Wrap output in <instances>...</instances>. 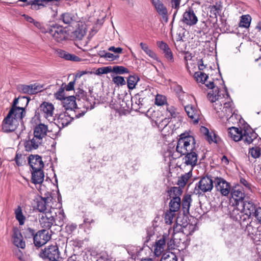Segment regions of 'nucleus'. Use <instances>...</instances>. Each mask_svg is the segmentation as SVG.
Returning a JSON list of instances; mask_svg holds the SVG:
<instances>
[{"label": "nucleus", "mask_w": 261, "mask_h": 261, "mask_svg": "<svg viewBox=\"0 0 261 261\" xmlns=\"http://www.w3.org/2000/svg\"><path fill=\"white\" fill-rule=\"evenodd\" d=\"M15 215L16 220L19 222V225H23L25 220V217L23 215L22 208L20 205H18L17 207L15 210Z\"/></svg>", "instance_id": "a19ab883"}, {"label": "nucleus", "mask_w": 261, "mask_h": 261, "mask_svg": "<svg viewBox=\"0 0 261 261\" xmlns=\"http://www.w3.org/2000/svg\"><path fill=\"white\" fill-rule=\"evenodd\" d=\"M47 32L58 42H61L62 41L66 40L68 36L66 28L58 24H53L50 25Z\"/></svg>", "instance_id": "0eeeda50"}, {"label": "nucleus", "mask_w": 261, "mask_h": 261, "mask_svg": "<svg viewBox=\"0 0 261 261\" xmlns=\"http://www.w3.org/2000/svg\"><path fill=\"white\" fill-rule=\"evenodd\" d=\"M98 71L100 74H107L112 72V67L111 66L103 67L98 68Z\"/></svg>", "instance_id": "338daca9"}, {"label": "nucleus", "mask_w": 261, "mask_h": 261, "mask_svg": "<svg viewBox=\"0 0 261 261\" xmlns=\"http://www.w3.org/2000/svg\"><path fill=\"white\" fill-rule=\"evenodd\" d=\"M32 87L33 86H31V84L30 85H19L18 86L17 89L21 93L33 94V90Z\"/></svg>", "instance_id": "de8ad7c7"}, {"label": "nucleus", "mask_w": 261, "mask_h": 261, "mask_svg": "<svg viewBox=\"0 0 261 261\" xmlns=\"http://www.w3.org/2000/svg\"><path fill=\"white\" fill-rule=\"evenodd\" d=\"M40 224L42 228L49 229L56 222L54 217L50 212L43 213L39 218Z\"/></svg>", "instance_id": "6ab92c4d"}, {"label": "nucleus", "mask_w": 261, "mask_h": 261, "mask_svg": "<svg viewBox=\"0 0 261 261\" xmlns=\"http://www.w3.org/2000/svg\"><path fill=\"white\" fill-rule=\"evenodd\" d=\"M51 236L47 230L42 229L38 231L34 236L33 243L35 246L37 248L43 246L51 239Z\"/></svg>", "instance_id": "1a4fd4ad"}, {"label": "nucleus", "mask_w": 261, "mask_h": 261, "mask_svg": "<svg viewBox=\"0 0 261 261\" xmlns=\"http://www.w3.org/2000/svg\"><path fill=\"white\" fill-rule=\"evenodd\" d=\"M25 100L23 98H20V96L17 98H15L12 104L11 108L9 111L10 112L15 113V115L18 116L20 114V116L22 115H25L26 112L24 110V108L23 107L17 106L18 104H19V101H25Z\"/></svg>", "instance_id": "b1692460"}, {"label": "nucleus", "mask_w": 261, "mask_h": 261, "mask_svg": "<svg viewBox=\"0 0 261 261\" xmlns=\"http://www.w3.org/2000/svg\"><path fill=\"white\" fill-rule=\"evenodd\" d=\"M253 216H254L256 220L258 221V223H259L261 220V207H258L257 210L254 212V214Z\"/></svg>", "instance_id": "774afa93"}, {"label": "nucleus", "mask_w": 261, "mask_h": 261, "mask_svg": "<svg viewBox=\"0 0 261 261\" xmlns=\"http://www.w3.org/2000/svg\"><path fill=\"white\" fill-rule=\"evenodd\" d=\"M195 227L196 226L192 224L188 223L185 225L182 224L181 232L185 233L187 236L192 235L195 230Z\"/></svg>", "instance_id": "37998d69"}, {"label": "nucleus", "mask_w": 261, "mask_h": 261, "mask_svg": "<svg viewBox=\"0 0 261 261\" xmlns=\"http://www.w3.org/2000/svg\"><path fill=\"white\" fill-rule=\"evenodd\" d=\"M214 138L212 137L211 134L208 133L207 135L205 136V139L210 143L214 142L215 143H218L219 138L217 137L215 134H213Z\"/></svg>", "instance_id": "680f3d73"}, {"label": "nucleus", "mask_w": 261, "mask_h": 261, "mask_svg": "<svg viewBox=\"0 0 261 261\" xmlns=\"http://www.w3.org/2000/svg\"><path fill=\"white\" fill-rule=\"evenodd\" d=\"M214 180L211 176L202 177L197 184H196L194 192L200 194L201 192L206 193L211 192L214 187Z\"/></svg>", "instance_id": "6e6552de"}, {"label": "nucleus", "mask_w": 261, "mask_h": 261, "mask_svg": "<svg viewBox=\"0 0 261 261\" xmlns=\"http://www.w3.org/2000/svg\"><path fill=\"white\" fill-rule=\"evenodd\" d=\"M85 34L86 32L83 29L78 28L72 32V37L74 39L80 40L82 39Z\"/></svg>", "instance_id": "09e8293b"}, {"label": "nucleus", "mask_w": 261, "mask_h": 261, "mask_svg": "<svg viewBox=\"0 0 261 261\" xmlns=\"http://www.w3.org/2000/svg\"><path fill=\"white\" fill-rule=\"evenodd\" d=\"M65 218L66 216L64 213L63 211L60 212L59 213L58 218H57L55 225L61 227L62 226L64 223Z\"/></svg>", "instance_id": "603ef678"}, {"label": "nucleus", "mask_w": 261, "mask_h": 261, "mask_svg": "<svg viewBox=\"0 0 261 261\" xmlns=\"http://www.w3.org/2000/svg\"><path fill=\"white\" fill-rule=\"evenodd\" d=\"M35 230L30 227L25 228L23 232V235L25 239H30L33 238L35 235Z\"/></svg>", "instance_id": "6e6d98bb"}, {"label": "nucleus", "mask_w": 261, "mask_h": 261, "mask_svg": "<svg viewBox=\"0 0 261 261\" xmlns=\"http://www.w3.org/2000/svg\"><path fill=\"white\" fill-rule=\"evenodd\" d=\"M228 130L229 136L234 141L237 142L241 140L243 129L236 127H231L228 128Z\"/></svg>", "instance_id": "cd10ccee"}, {"label": "nucleus", "mask_w": 261, "mask_h": 261, "mask_svg": "<svg viewBox=\"0 0 261 261\" xmlns=\"http://www.w3.org/2000/svg\"><path fill=\"white\" fill-rule=\"evenodd\" d=\"M181 21L184 23L191 26L197 23L198 18L194 10L192 8L189 7L184 13Z\"/></svg>", "instance_id": "ddd939ff"}, {"label": "nucleus", "mask_w": 261, "mask_h": 261, "mask_svg": "<svg viewBox=\"0 0 261 261\" xmlns=\"http://www.w3.org/2000/svg\"><path fill=\"white\" fill-rule=\"evenodd\" d=\"M169 211L176 212L181 206V199L178 197H173L169 203Z\"/></svg>", "instance_id": "4c0bfd02"}, {"label": "nucleus", "mask_w": 261, "mask_h": 261, "mask_svg": "<svg viewBox=\"0 0 261 261\" xmlns=\"http://www.w3.org/2000/svg\"><path fill=\"white\" fill-rule=\"evenodd\" d=\"M152 5L160 15H161L163 19L167 22L168 20V10L166 6L160 0H150Z\"/></svg>", "instance_id": "f3484780"}, {"label": "nucleus", "mask_w": 261, "mask_h": 261, "mask_svg": "<svg viewBox=\"0 0 261 261\" xmlns=\"http://www.w3.org/2000/svg\"><path fill=\"white\" fill-rule=\"evenodd\" d=\"M192 170H191L189 172L182 175L180 177H179L177 185L178 186L184 188L187 184L189 178L192 176Z\"/></svg>", "instance_id": "ea45409f"}, {"label": "nucleus", "mask_w": 261, "mask_h": 261, "mask_svg": "<svg viewBox=\"0 0 261 261\" xmlns=\"http://www.w3.org/2000/svg\"><path fill=\"white\" fill-rule=\"evenodd\" d=\"M114 84L117 85L123 86L125 85L126 82L124 78L121 76H116L114 77L112 80Z\"/></svg>", "instance_id": "bf43d9fd"}, {"label": "nucleus", "mask_w": 261, "mask_h": 261, "mask_svg": "<svg viewBox=\"0 0 261 261\" xmlns=\"http://www.w3.org/2000/svg\"><path fill=\"white\" fill-rule=\"evenodd\" d=\"M182 188L181 187H172L169 188L167 191L168 196L170 198L173 197L180 198L183 192Z\"/></svg>", "instance_id": "e433bc0d"}, {"label": "nucleus", "mask_w": 261, "mask_h": 261, "mask_svg": "<svg viewBox=\"0 0 261 261\" xmlns=\"http://www.w3.org/2000/svg\"><path fill=\"white\" fill-rule=\"evenodd\" d=\"M140 81V77L137 74L130 75L127 78L128 88L133 90L135 88L137 83Z\"/></svg>", "instance_id": "58836bf2"}, {"label": "nucleus", "mask_w": 261, "mask_h": 261, "mask_svg": "<svg viewBox=\"0 0 261 261\" xmlns=\"http://www.w3.org/2000/svg\"><path fill=\"white\" fill-rule=\"evenodd\" d=\"M28 163L32 170L42 169L44 166L41 156L38 154H31L29 155Z\"/></svg>", "instance_id": "a211bd4d"}, {"label": "nucleus", "mask_w": 261, "mask_h": 261, "mask_svg": "<svg viewBox=\"0 0 261 261\" xmlns=\"http://www.w3.org/2000/svg\"><path fill=\"white\" fill-rule=\"evenodd\" d=\"M24 115H15V113L9 112L7 116L4 118L2 123V130L5 133L12 132L17 128L19 122L22 120Z\"/></svg>", "instance_id": "39448f33"}, {"label": "nucleus", "mask_w": 261, "mask_h": 261, "mask_svg": "<svg viewBox=\"0 0 261 261\" xmlns=\"http://www.w3.org/2000/svg\"><path fill=\"white\" fill-rule=\"evenodd\" d=\"M64 100V107L66 111L77 108L75 96H70L67 97Z\"/></svg>", "instance_id": "f704fd0d"}, {"label": "nucleus", "mask_w": 261, "mask_h": 261, "mask_svg": "<svg viewBox=\"0 0 261 261\" xmlns=\"http://www.w3.org/2000/svg\"><path fill=\"white\" fill-rule=\"evenodd\" d=\"M58 54L59 57L66 60L75 62H80L82 60V59L79 57L74 54H69L67 51L63 50H60L59 51H58Z\"/></svg>", "instance_id": "c9c22d12"}, {"label": "nucleus", "mask_w": 261, "mask_h": 261, "mask_svg": "<svg viewBox=\"0 0 261 261\" xmlns=\"http://www.w3.org/2000/svg\"><path fill=\"white\" fill-rule=\"evenodd\" d=\"M157 45L160 49L162 50L165 58L169 61L173 62L174 61L173 54L169 45L163 41H158Z\"/></svg>", "instance_id": "393cba45"}, {"label": "nucleus", "mask_w": 261, "mask_h": 261, "mask_svg": "<svg viewBox=\"0 0 261 261\" xmlns=\"http://www.w3.org/2000/svg\"><path fill=\"white\" fill-rule=\"evenodd\" d=\"M241 206L243 211L240 210L238 207H234L230 213V218L234 221L243 223L245 221L249 220L254 212L257 210L256 205L251 201H245Z\"/></svg>", "instance_id": "f03ea898"}, {"label": "nucleus", "mask_w": 261, "mask_h": 261, "mask_svg": "<svg viewBox=\"0 0 261 261\" xmlns=\"http://www.w3.org/2000/svg\"><path fill=\"white\" fill-rule=\"evenodd\" d=\"M185 110L189 118L195 123H198L199 120V113L196 108L192 105H187L185 107Z\"/></svg>", "instance_id": "c85d7f7f"}, {"label": "nucleus", "mask_w": 261, "mask_h": 261, "mask_svg": "<svg viewBox=\"0 0 261 261\" xmlns=\"http://www.w3.org/2000/svg\"><path fill=\"white\" fill-rule=\"evenodd\" d=\"M87 110H81L80 108H77L68 111H66L65 113L67 115L68 117H69L72 119V121L74 118H79L84 116L86 113Z\"/></svg>", "instance_id": "473e14b6"}, {"label": "nucleus", "mask_w": 261, "mask_h": 261, "mask_svg": "<svg viewBox=\"0 0 261 261\" xmlns=\"http://www.w3.org/2000/svg\"><path fill=\"white\" fill-rule=\"evenodd\" d=\"M48 131L47 125L40 123L34 127V136L36 137V139H38L42 141L43 138L47 135Z\"/></svg>", "instance_id": "4be33fe9"}, {"label": "nucleus", "mask_w": 261, "mask_h": 261, "mask_svg": "<svg viewBox=\"0 0 261 261\" xmlns=\"http://www.w3.org/2000/svg\"><path fill=\"white\" fill-rule=\"evenodd\" d=\"M55 97L59 100H64L66 98L64 96V88H60L59 90L55 94Z\"/></svg>", "instance_id": "e2e57ef3"}, {"label": "nucleus", "mask_w": 261, "mask_h": 261, "mask_svg": "<svg viewBox=\"0 0 261 261\" xmlns=\"http://www.w3.org/2000/svg\"><path fill=\"white\" fill-rule=\"evenodd\" d=\"M243 223H240L242 228H245V231L248 235L253 238L258 234V223L256 220L245 221Z\"/></svg>", "instance_id": "f8f14e48"}, {"label": "nucleus", "mask_w": 261, "mask_h": 261, "mask_svg": "<svg viewBox=\"0 0 261 261\" xmlns=\"http://www.w3.org/2000/svg\"><path fill=\"white\" fill-rule=\"evenodd\" d=\"M42 143V141L38 139H36V137L34 136L32 139L25 141L24 143V146L25 150L29 152L33 150L37 149Z\"/></svg>", "instance_id": "a878e982"}, {"label": "nucleus", "mask_w": 261, "mask_h": 261, "mask_svg": "<svg viewBox=\"0 0 261 261\" xmlns=\"http://www.w3.org/2000/svg\"><path fill=\"white\" fill-rule=\"evenodd\" d=\"M167 249L168 250H173L177 248L176 244V241L175 238L174 234H173V238L169 240L168 238L167 239L166 243Z\"/></svg>", "instance_id": "3c124183"}, {"label": "nucleus", "mask_w": 261, "mask_h": 261, "mask_svg": "<svg viewBox=\"0 0 261 261\" xmlns=\"http://www.w3.org/2000/svg\"><path fill=\"white\" fill-rule=\"evenodd\" d=\"M14 161L18 166H22L25 161L24 155H23L21 153H17Z\"/></svg>", "instance_id": "5fc2aeb1"}, {"label": "nucleus", "mask_w": 261, "mask_h": 261, "mask_svg": "<svg viewBox=\"0 0 261 261\" xmlns=\"http://www.w3.org/2000/svg\"><path fill=\"white\" fill-rule=\"evenodd\" d=\"M32 170L31 182L35 185L41 184L44 178V174L42 169Z\"/></svg>", "instance_id": "bb28decb"}, {"label": "nucleus", "mask_w": 261, "mask_h": 261, "mask_svg": "<svg viewBox=\"0 0 261 261\" xmlns=\"http://www.w3.org/2000/svg\"><path fill=\"white\" fill-rule=\"evenodd\" d=\"M39 256L46 261H59L60 252L56 243L48 245L39 253Z\"/></svg>", "instance_id": "423d86ee"}, {"label": "nucleus", "mask_w": 261, "mask_h": 261, "mask_svg": "<svg viewBox=\"0 0 261 261\" xmlns=\"http://www.w3.org/2000/svg\"><path fill=\"white\" fill-rule=\"evenodd\" d=\"M143 92V91H141L140 93L136 94L132 98V105L136 108V109H139L138 107L140 105H142V101L143 100V98H140L139 96L141 95V93Z\"/></svg>", "instance_id": "a18cd8bd"}, {"label": "nucleus", "mask_w": 261, "mask_h": 261, "mask_svg": "<svg viewBox=\"0 0 261 261\" xmlns=\"http://www.w3.org/2000/svg\"><path fill=\"white\" fill-rule=\"evenodd\" d=\"M72 121V119L68 117L66 113H61L56 120V123L58 127L61 128L67 126Z\"/></svg>", "instance_id": "7c9ffc66"}, {"label": "nucleus", "mask_w": 261, "mask_h": 261, "mask_svg": "<svg viewBox=\"0 0 261 261\" xmlns=\"http://www.w3.org/2000/svg\"><path fill=\"white\" fill-rule=\"evenodd\" d=\"M73 14L66 12L62 13L60 17V20L62 21L65 24H70L74 20Z\"/></svg>", "instance_id": "79ce46f5"}, {"label": "nucleus", "mask_w": 261, "mask_h": 261, "mask_svg": "<svg viewBox=\"0 0 261 261\" xmlns=\"http://www.w3.org/2000/svg\"><path fill=\"white\" fill-rule=\"evenodd\" d=\"M191 202V195L189 194H185L183 196L182 202H181L182 210L185 214H188L189 213V208L190 207Z\"/></svg>", "instance_id": "72a5a7b5"}, {"label": "nucleus", "mask_w": 261, "mask_h": 261, "mask_svg": "<svg viewBox=\"0 0 261 261\" xmlns=\"http://www.w3.org/2000/svg\"><path fill=\"white\" fill-rule=\"evenodd\" d=\"M54 106L51 103L43 102L38 109V114L51 122L56 120L54 114Z\"/></svg>", "instance_id": "9d476101"}, {"label": "nucleus", "mask_w": 261, "mask_h": 261, "mask_svg": "<svg viewBox=\"0 0 261 261\" xmlns=\"http://www.w3.org/2000/svg\"><path fill=\"white\" fill-rule=\"evenodd\" d=\"M240 182L244 186L243 188L245 191H251V185L246 179L241 177Z\"/></svg>", "instance_id": "13d9d810"}, {"label": "nucleus", "mask_w": 261, "mask_h": 261, "mask_svg": "<svg viewBox=\"0 0 261 261\" xmlns=\"http://www.w3.org/2000/svg\"><path fill=\"white\" fill-rule=\"evenodd\" d=\"M112 72L116 74H123L129 73V70L124 66L116 65L112 67Z\"/></svg>", "instance_id": "49530a36"}, {"label": "nucleus", "mask_w": 261, "mask_h": 261, "mask_svg": "<svg viewBox=\"0 0 261 261\" xmlns=\"http://www.w3.org/2000/svg\"><path fill=\"white\" fill-rule=\"evenodd\" d=\"M168 235L164 234L162 238L156 241L154 246V254L156 256H159L166 250L167 239Z\"/></svg>", "instance_id": "aec40b11"}, {"label": "nucleus", "mask_w": 261, "mask_h": 261, "mask_svg": "<svg viewBox=\"0 0 261 261\" xmlns=\"http://www.w3.org/2000/svg\"><path fill=\"white\" fill-rule=\"evenodd\" d=\"M60 0H33L29 3L33 9H39L40 6L44 7L47 5L53 4L55 2H59Z\"/></svg>", "instance_id": "2f4dec72"}, {"label": "nucleus", "mask_w": 261, "mask_h": 261, "mask_svg": "<svg viewBox=\"0 0 261 261\" xmlns=\"http://www.w3.org/2000/svg\"><path fill=\"white\" fill-rule=\"evenodd\" d=\"M167 111L170 114V116L173 118L177 117L178 113L176 112V109L172 106L168 107L167 108Z\"/></svg>", "instance_id": "69168bd1"}, {"label": "nucleus", "mask_w": 261, "mask_h": 261, "mask_svg": "<svg viewBox=\"0 0 261 261\" xmlns=\"http://www.w3.org/2000/svg\"><path fill=\"white\" fill-rule=\"evenodd\" d=\"M195 138L188 133H182L179 136L176 151L180 154L179 156L185 155L183 160L187 165L192 167L197 164L198 155L195 149Z\"/></svg>", "instance_id": "f257e3e1"}, {"label": "nucleus", "mask_w": 261, "mask_h": 261, "mask_svg": "<svg viewBox=\"0 0 261 261\" xmlns=\"http://www.w3.org/2000/svg\"><path fill=\"white\" fill-rule=\"evenodd\" d=\"M176 227H174V234L175 236L177 248L179 250H183L188 246L187 236L181 231L178 232Z\"/></svg>", "instance_id": "dca6fc26"}, {"label": "nucleus", "mask_w": 261, "mask_h": 261, "mask_svg": "<svg viewBox=\"0 0 261 261\" xmlns=\"http://www.w3.org/2000/svg\"><path fill=\"white\" fill-rule=\"evenodd\" d=\"M194 77L197 82L205 84L206 87L212 90L207 95V98L211 102L218 101L220 97L219 88L215 86L213 81H207L208 76L206 74L201 71H197L195 73Z\"/></svg>", "instance_id": "7ed1b4c3"}, {"label": "nucleus", "mask_w": 261, "mask_h": 261, "mask_svg": "<svg viewBox=\"0 0 261 261\" xmlns=\"http://www.w3.org/2000/svg\"><path fill=\"white\" fill-rule=\"evenodd\" d=\"M258 135L250 127L247 125L243 128V133L241 140H243L247 144L253 143L257 139Z\"/></svg>", "instance_id": "4468645a"}, {"label": "nucleus", "mask_w": 261, "mask_h": 261, "mask_svg": "<svg viewBox=\"0 0 261 261\" xmlns=\"http://www.w3.org/2000/svg\"><path fill=\"white\" fill-rule=\"evenodd\" d=\"M166 101L165 97L161 95H157L155 97V104L158 106H163L165 104Z\"/></svg>", "instance_id": "0e129e2a"}, {"label": "nucleus", "mask_w": 261, "mask_h": 261, "mask_svg": "<svg viewBox=\"0 0 261 261\" xmlns=\"http://www.w3.org/2000/svg\"><path fill=\"white\" fill-rule=\"evenodd\" d=\"M175 212L172 211H168L165 215V223L167 224H171L172 223L173 219L175 217Z\"/></svg>", "instance_id": "864d4df0"}, {"label": "nucleus", "mask_w": 261, "mask_h": 261, "mask_svg": "<svg viewBox=\"0 0 261 261\" xmlns=\"http://www.w3.org/2000/svg\"><path fill=\"white\" fill-rule=\"evenodd\" d=\"M249 153L254 159L258 158L260 155V149L258 147H252L250 149Z\"/></svg>", "instance_id": "4d7b16f0"}, {"label": "nucleus", "mask_w": 261, "mask_h": 261, "mask_svg": "<svg viewBox=\"0 0 261 261\" xmlns=\"http://www.w3.org/2000/svg\"><path fill=\"white\" fill-rule=\"evenodd\" d=\"M140 45L142 49L143 50L144 52L150 57L152 59H155L156 58V54L148 48V46L146 44L141 42L140 44Z\"/></svg>", "instance_id": "8fccbe9b"}, {"label": "nucleus", "mask_w": 261, "mask_h": 261, "mask_svg": "<svg viewBox=\"0 0 261 261\" xmlns=\"http://www.w3.org/2000/svg\"><path fill=\"white\" fill-rule=\"evenodd\" d=\"M214 184L217 191L220 192L222 195L227 196L230 192V185L228 182L221 177H215Z\"/></svg>", "instance_id": "2eb2a0df"}, {"label": "nucleus", "mask_w": 261, "mask_h": 261, "mask_svg": "<svg viewBox=\"0 0 261 261\" xmlns=\"http://www.w3.org/2000/svg\"><path fill=\"white\" fill-rule=\"evenodd\" d=\"M13 234L12 235L13 242L14 245L18 248L23 249L25 247V242L23 241V237L20 230L17 227L13 228Z\"/></svg>", "instance_id": "412c9836"}, {"label": "nucleus", "mask_w": 261, "mask_h": 261, "mask_svg": "<svg viewBox=\"0 0 261 261\" xmlns=\"http://www.w3.org/2000/svg\"><path fill=\"white\" fill-rule=\"evenodd\" d=\"M231 198L234 200L236 206L243 204L245 197V190L240 185L233 187L231 191Z\"/></svg>", "instance_id": "9b49d317"}, {"label": "nucleus", "mask_w": 261, "mask_h": 261, "mask_svg": "<svg viewBox=\"0 0 261 261\" xmlns=\"http://www.w3.org/2000/svg\"><path fill=\"white\" fill-rule=\"evenodd\" d=\"M48 198V197L38 196L34 199V202L36 203L35 207L39 212L44 213L46 210V203Z\"/></svg>", "instance_id": "c756f323"}, {"label": "nucleus", "mask_w": 261, "mask_h": 261, "mask_svg": "<svg viewBox=\"0 0 261 261\" xmlns=\"http://www.w3.org/2000/svg\"><path fill=\"white\" fill-rule=\"evenodd\" d=\"M75 97V99H77L78 100H80L83 99L86 100L87 104H85V106L87 108V110L88 109L91 110L94 108L95 102L94 101L92 102L90 101V100L87 98V92L82 89L79 88L76 89Z\"/></svg>", "instance_id": "5701e85b"}, {"label": "nucleus", "mask_w": 261, "mask_h": 261, "mask_svg": "<svg viewBox=\"0 0 261 261\" xmlns=\"http://www.w3.org/2000/svg\"><path fill=\"white\" fill-rule=\"evenodd\" d=\"M76 229L77 225L73 223L68 224L65 228V232L68 234H71Z\"/></svg>", "instance_id": "052dcab7"}, {"label": "nucleus", "mask_w": 261, "mask_h": 261, "mask_svg": "<svg viewBox=\"0 0 261 261\" xmlns=\"http://www.w3.org/2000/svg\"><path fill=\"white\" fill-rule=\"evenodd\" d=\"M251 21V17L249 15H242L239 23V27L248 28L250 26Z\"/></svg>", "instance_id": "c03bdc74"}, {"label": "nucleus", "mask_w": 261, "mask_h": 261, "mask_svg": "<svg viewBox=\"0 0 261 261\" xmlns=\"http://www.w3.org/2000/svg\"><path fill=\"white\" fill-rule=\"evenodd\" d=\"M224 95L221 96L220 95L218 101H214L215 103L213 104V107L218 117L221 119H226V120H229L233 115L232 102H225L224 103V106L222 107L220 100L222 99ZM213 103H214V102Z\"/></svg>", "instance_id": "20e7f679"}]
</instances>
